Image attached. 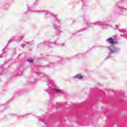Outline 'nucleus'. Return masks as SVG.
<instances>
[{
    "label": "nucleus",
    "mask_w": 127,
    "mask_h": 127,
    "mask_svg": "<svg viewBox=\"0 0 127 127\" xmlns=\"http://www.w3.org/2000/svg\"><path fill=\"white\" fill-rule=\"evenodd\" d=\"M85 6V4H83L82 7H84Z\"/></svg>",
    "instance_id": "nucleus-11"
},
{
    "label": "nucleus",
    "mask_w": 127,
    "mask_h": 127,
    "mask_svg": "<svg viewBox=\"0 0 127 127\" xmlns=\"http://www.w3.org/2000/svg\"><path fill=\"white\" fill-rule=\"evenodd\" d=\"M94 25H98V26L104 25V23L101 21H97L92 23V24H89V27H92V26H94Z\"/></svg>",
    "instance_id": "nucleus-3"
},
{
    "label": "nucleus",
    "mask_w": 127,
    "mask_h": 127,
    "mask_svg": "<svg viewBox=\"0 0 127 127\" xmlns=\"http://www.w3.org/2000/svg\"><path fill=\"white\" fill-rule=\"evenodd\" d=\"M27 44H29V45H31V44H32V42H28Z\"/></svg>",
    "instance_id": "nucleus-10"
},
{
    "label": "nucleus",
    "mask_w": 127,
    "mask_h": 127,
    "mask_svg": "<svg viewBox=\"0 0 127 127\" xmlns=\"http://www.w3.org/2000/svg\"><path fill=\"white\" fill-rule=\"evenodd\" d=\"M106 42H108V43H110V44H111V45H114L116 44L115 40H114V39L112 38H110L106 39Z\"/></svg>",
    "instance_id": "nucleus-4"
},
{
    "label": "nucleus",
    "mask_w": 127,
    "mask_h": 127,
    "mask_svg": "<svg viewBox=\"0 0 127 127\" xmlns=\"http://www.w3.org/2000/svg\"><path fill=\"white\" fill-rule=\"evenodd\" d=\"M119 31H120V32H122L121 35L122 36H125V37L127 36V32L125 30H119Z\"/></svg>",
    "instance_id": "nucleus-5"
},
{
    "label": "nucleus",
    "mask_w": 127,
    "mask_h": 127,
    "mask_svg": "<svg viewBox=\"0 0 127 127\" xmlns=\"http://www.w3.org/2000/svg\"><path fill=\"white\" fill-rule=\"evenodd\" d=\"M107 48L109 50L111 54H113V53H117V52H119V51H120L119 48H115L114 46L108 47Z\"/></svg>",
    "instance_id": "nucleus-2"
},
{
    "label": "nucleus",
    "mask_w": 127,
    "mask_h": 127,
    "mask_svg": "<svg viewBox=\"0 0 127 127\" xmlns=\"http://www.w3.org/2000/svg\"><path fill=\"white\" fill-rule=\"evenodd\" d=\"M27 62H29V63H33V60H27Z\"/></svg>",
    "instance_id": "nucleus-9"
},
{
    "label": "nucleus",
    "mask_w": 127,
    "mask_h": 127,
    "mask_svg": "<svg viewBox=\"0 0 127 127\" xmlns=\"http://www.w3.org/2000/svg\"><path fill=\"white\" fill-rule=\"evenodd\" d=\"M63 45H64V44H62V46H63Z\"/></svg>",
    "instance_id": "nucleus-13"
},
{
    "label": "nucleus",
    "mask_w": 127,
    "mask_h": 127,
    "mask_svg": "<svg viewBox=\"0 0 127 127\" xmlns=\"http://www.w3.org/2000/svg\"><path fill=\"white\" fill-rule=\"evenodd\" d=\"M83 25V27H84V28H87V27H89V23H88V22L85 21Z\"/></svg>",
    "instance_id": "nucleus-7"
},
{
    "label": "nucleus",
    "mask_w": 127,
    "mask_h": 127,
    "mask_svg": "<svg viewBox=\"0 0 127 127\" xmlns=\"http://www.w3.org/2000/svg\"><path fill=\"white\" fill-rule=\"evenodd\" d=\"M53 22L54 23H53V26L54 29H55L56 33H57V34H59L60 32H62L61 30V28L59 25V22H57V21H54Z\"/></svg>",
    "instance_id": "nucleus-1"
},
{
    "label": "nucleus",
    "mask_w": 127,
    "mask_h": 127,
    "mask_svg": "<svg viewBox=\"0 0 127 127\" xmlns=\"http://www.w3.org/2000/svg\"><path fill=\"white\" fill-rule=\"evenodd\" d=\"M5 49V48H4L3 50H4Z\"/></svg>",
    "instance_id": "nucleus-14"
},
{
    "label": "nucleus",
    "mask_w": 127,
    "mask_h": 127,
    "mask_svg": "<svg viewBox=\"0 0 127 127\" xmlns=\"http://www.w3.org/2000/svg\"><path fill=\"white\" fill-rule=\"evenodd\" d=\"M54 90H55V91H57L58 93H61V90H60L57 88H55Z\"/></svg>",
    "instance_id": "nucleus-8"
},
{
    "label": "nucleus",
    "mask_w": 127,
    "mask_h": 127,
    "mask_svg": "<svg viewBox=\"0 0 127 127\" xmlns=\"http://www.w3.org/2000/svg\"><path fill=\"white\" fill-rule=\"evenodd\" d=\"M39 123H40V119H39Z\"/></svg>",
    "instance_id": "nucleus-12"
},
{
    "label": "nucleus",
    "mask_w": 127,
    "mask_h": 127,
    "mask_svg": "<svg viewBox=\"0 0 127 127\" xmlns=\"http://www.w3.org/2000/svg\"><path fill=\"white\" fill-rule=\"evenodd\" d=\"M73 78H74L75 79H78L79 80H81V79H82L83 76H82V75L81 74H77L74 76Z\"/></svg>",
    "instance_id": "nucleus-6"
}]
</instances>
